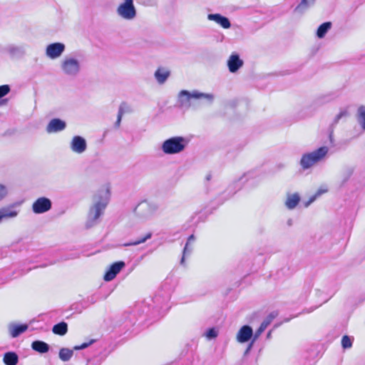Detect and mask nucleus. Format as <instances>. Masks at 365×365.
Returning <instances> with one entry per match:
<instances>
[{"instance_id":"obj_1","label":"nucleus","mask_w":365,"mask_h":365,"mask_svg":"<svg viewBox=\"0 0 365 365\" xmlns=\"http://www.w3.org/2000/svg\"><path fill=\"white\" fill-rule=\"evenodd\" d=\"M175 282L166 278L153 297L136 302L132 308V317H142L143 313L150 318H163L171 307L170 300L174 292Z\"/></svg>"},{"instance_id":"obj_2","label":"nucleus","mask_w":365,"mask_h":365,"mask_svg":"<svg viewBox=\"0 0 365 365\" xmlns=\"http://www.w3.org/2000/svg\"><path fill=\"white\" fill-rule=\"evenodd\" d=\"M110 197L108 187L101 188L93 197V202L89 207L85 227L91 229L101 222V217L103 215L108 206Z\"/></svg>"},{"instance_id":"obj_3","label":"nucleus","mask_w":365,"mask_h":365,"mask_svg":"<svg viewBox=\"0 0 365 365\" xmlns=\"http://www.w3.org/2000/svg\"><path fill=\"white\" fill-rule=\"evenodd\" d=\"M190 143V139L184 136H173L165 140L161 150L165 155H175L183 152Z\"/></svg>"},{"instance_id":"obj_4","label":"nucleus","mask_w":365,"mask_h":365,"mask_svg":"<svg viewBox=\"0 0 365 365\" xmlns=\"http://www.w3.org/2000/svg\"><path fill=\"white\" fill-rule=\"evenodd\" d=\"M328 152L327 146H321L311 153H304L300 159L299 165L304 170H308L324 159Z\"/></svg>"},{"instance_id":"obj_5","label":"nucleus","mask_w":365,"mask_h":365,"mask_svg":"<svg viewBox=\"0 0 365 365\" xmlns=\"http://www.w3.org/2000/svg\"><path fill=\"white\" fill-rule=\"evenodd\" d=\"M201 99L205 98L209 102L212 103L214 99V96L210 93H205L200 92L197 90L188 91L187 90H182L178 95V103L180 108H189L190 106V99Z\"/></svg>"},{"instance_id":"obj_6","label":"nucleus","mask_w":365,"mask_h":365,"mask_svg":"<svg viewBox=\"0 0 365 365\" xmlns=\"http://www.w3.org/2000/svg\"><path fill=\"white\" fill-rule=\"evenodd\" d=\"M116 11L119 16L125 20H132L137 15L133 0H123L118 6Z\"/></svg>"},{"instance_id":"obj_7","label":"nucleus","mask_w":365,"mask_h":365,"mask_svg":"<svg viewBox=\"0 0 365 365\" xmlns=\"http://www.w3.org/2000/svg\"><path fill=\"white\" fill-rule=\"evenodd\" d=\"M80 62L74 58H66L61 63L63 73L70 76H76L80 71Z\"/></svg>"},{"instance_id":"obj_8","label":"nucleus","mask_w":365,"mask_h":365,"mask_svg":"<svg viewBox=\"0 0 365 365\" xmlns=\"http://www.w3.org/2000/svg\"><path fill=\"white\" fill-rule=\"evenodd\" d=\"M52 207L51 200L46 197H38L32 205V210L35 214H42L49 211Z\"/></svg>"},{"instance_id":"obj_9","label":"nucleus","mask_w":365,"mask_h":365,"mask_svg":"<svg viewBox=\"0 0 365 365\" xmlns=\"http://www.w3.org/2000/svg\"><path fill=\"white\" fill-rule=\"evenodd\" d=\"M70 310H52L46 313H43L39 314L38 317H43L46 319H69L71 317H75L73 316L74 313H70Z\"/></svg>"},{"instance_id":"obj_10","label":"nucleus","mask_w":365,"mask_h":365,"mask_svg":"<svg viewBox=\"0 0 365 365\" xmlns=\"http://www.w3.org/2000/svg\"><path fill=\"white\" fill-rule=\"evenodd\" d=\"M125 266V263L123 261H118L113 262L106 271L103 276V279L106 282L112 281Z\"/></svg>"},{"instance_id":"obj_11","label":"nucleus","mask_w":365,"mask_h":365,"mask_svg":"<svg viewBox=\"0 0 365 365\" xmlns=\"http://www.w3.org/2000/svg\"><path fill=\"white\" fill-rule=\"evenodd\" d=\"M66 46L61 42H55L48 44L46 48V54L51 59H55L61 56L64 52Z\"/></svg>"},{"instance_id":"obj_12","label":"nucleus","mask_w":365,"mask_h":365,"mask_svg":"<svg viewBox=\"0 0 365 365\" xmlns=\"http://www.w3.org/2000/svg\"><path fill=\"white\" fill-rule=\"evenodd\" d=\"M70 148L73 153L81 154L87 149V142L83 137L75 135L71 141Z\"/></svg>"},{"instance_id":"obj_13","label":"nucleus","mask_w":365,"mask_h":365,"mask_svg":"<svg viewBox=\"0 0 365 365\" xmlns=\"http://www.w3.org/2000/svg\"><path fill=\"white\" fill-rule=\"evenodd\" d=\"M158 208V207L155 203L145 200L140 202L135 207V210L138 212H140L141 210H145V212H141L140 215L143 217L148 215H150L151 217L155 212Z\"/></svg>"},{"instance_id":"obj_14","label":"nucleus","mask_w":365,"mask_h":365,"mask_svg":"<svg viewBox=\"0 0 365 365\" xmlns=\"http://www.w3.org/2000/svg\"><path fill=\"white\" fill-rule=\"evenodd\" d=\"M227 65L230 73H236L244 65L243 61L237 53H232L229 57Z\"/></svg>"},{"instance_id":"obj_15","label":"nucleus","mask_w":365,"mask_h":365,"mask_svg":"<svg viewBox=\"0 0 365 365\" xmlns=\"http://www.w3.org/2000/svg\"><path fill=\"white\" fill-rule=\"evenodd\" d=\"M66 127V123L60 118L51 119L46 126L48 133H58L63 130Z\"/></svg>"},{"instance_id":"obj_16","label":"nucleus","mask_w":365,"mask_h":365,"mask_svg":"<svg viewBox=\"0 0 365 365\" xmlns=\"http://www.w3.org/2000/svg\"><path fill=\"white\" fill-rule=\"evenodd\" d=\"M207 19L210 21L216 22L223 29H230L231 27L230 19L220 14H209L207 15Z\"/></svg>"},{"instance_id":"obj_17","label":"nucleus","mask_w":365,"mask_h":365,"mask_svg":"<svg viewBox=\"0 0 365 365\" xmlns=\"http://www.w3.org/2000/svg\"><path fill=\"white\" fill-rule=\"evenodd\" d=\"M253 336V331L251 327L245 325L239 330L237 334V340L240 343L247 342Z\"/></svg>"},{"instance_id":"obj_18","label":"nucleus","mask_w":365,"mask_h":365,"mask_svg":"<svg viewBox=\"0 0 365 365\" xmlns=\"http://www.w3.org/2000/svg\"><path fill=\"white\" fill-rule=\"evenodd\" d=\"M19 211L14 209V205L4 207L0 209V223L6 219L16 217Z\"/></svg>"},{"instance_id":"obj_19","label":"nucleus","mask_w":365,"mask_h":365,"mask_svg":"<svg viewBox=\"0 0 365 365\" xmlns=\"http://www.w3.org/2000/svg\"><path fill=\"white\" fill-rule=\"evenodd\" d=\"M28 325L21 324H14V323H10L8 325V330L9 332L10 336L12 338L18 337L20 334L26 331L28 329Z\"/></svg>"},{"instance_id":"obj_20","label":"nucleus","mask_w":365,"mask_h":365,"mask_svg":"<svg viewBox=\"0 0 365 365\" xmlns=\"http://www.w3.org/2000/svg\"><path fill=\"white\" fill-rule=\"evenodd\" d=\"M170 76V71L165 67H158L154 73V77L159 84H164Z\"/></svg>"},{"instance_id":"obj_21","label":"nucleus","mask_w":365,"mask_h":365,"mask_svg":"<svg viewBox=\"0 0 365 365\" xmlns=\"http://www.w3.org/2000/svg\"><path fill=\"white\" fill-rule=\"evenodd\" d=\"M195 241V237L193 234L190 235L187 240L185 247L182 250V255L180 259V264L185 265V257L190 255L192 252V247H190V245L194 243Z\"/></svg>"},{"instance_id":"obj_22","label":"nucleus","mask_w":365,"mask_h":365,"mask_svg":"<svg viewBox=\"0 0 365 365\" xmlns=\"http://www.w3.org/2000/svg\"><path fill=\"white\" fill-rule=\"evenodd\" d=\"M356 119L359 125L361 132H365V106H359L356 113Z\"/></svg>"},{"instance_id":"obj_23","label":"nucleus","mask_w":365,"mask_h":365,"mask_svg":"<svg viewBox=\"0 0 365 365\" xmlns=\"http://www.w3.org/2000/svg\"><path fill=\"white\" fill-rule=\"evenodd\" d=\"M300 196L298 193H294L287 196L285 205L289 210L294 209L300 202Z\"/></svg>"},{"instance_id":"obj_24","label":"nucleus","mask_w":365,"mask_h":365,"mask_svg":"<svg viewBox=\"0 0 365 365\" xmlns=\"http://www.w3.org/2000/svg\"><path fill=\"white\" fill-rule=\"evenodd\" d=\"M4 49L11 57H20L24 54V50L21 46L11 44L8 45Z\"/></svg>"},{"instance_id":"obj_25","label":"nucleus","mask_w":365,"mask_h":365,"mask_svg":"<svg viewBox=\"0 0 365 365\" xmlns=\"http://www.w3.org/2000/svg\"><path fill=\"white\" fill-rule=\"evenodd\" d=\"M332 24L331 21H326L319 26L316 31L318 38H323L331 29Z\"/></svg>"},{"instance_id":"obj_26","label":"nucleus","mask_w":365,"mask_h":365,"mask_svg":"<svg viewBox=\"0 0 365 365\" xmlns=\"http://www.w3.org/2000/svg\"><path fill=\"white\" fill-rule=\"evenodd\" d=\"M31 348L40 354H44L48 351L49 345L43 341L36 340L32 342Z\"/></svg>"},{"instance_id":"obj_27","label":"nucleus","mask_w":365,"mask_h":365,"mask_svg":"<svg viewBox=\"0 0 365 365\" xmlns=\"http://www.w3.org/2000/svg\"><path fill=\"white\" fill-rule=\"evenodd\" d=\"M315 0H301L300 3L294 9V12L297 14H303L308 8L313 5Z\"/></svg>"},{"instance_id":"obj_28","label":"nucleus","mask_w":365,"mask_h":365,"mask_svg":"<svg viewBox=\"0 0 365 365\" xmlns=\"http://www.w3.org/2000/svg\"><path fill=\"white\" fill-rule=\"evenodd\" d=\"M349 115V113L347 108H341L339 113L333 118L329 126L335 128L340 120L347 118Z\"/></svg>"},{"instance_id":"obj_29","label":"nucleus","mask_w":365,"mask_h":365,"mask_svg":"<svg viewBox=\"0 0 365 365\" xmlns=\"http://www.w3.org/2000/svg\"><path fill=\"white\" fill-rule=\"evenodd\" d=\"M153 236L151 232H148L144 236L139 237L136 240L130 241L122 245L123 247L136 246L140 244L145 242L148 240L150 239Z\"/></svg>"},{"instance_id":"obj_30","label":"nucleus","mask_w":365,"mask_h":365,"mask_svg":"<svg viewBox=\"0 0 365 365\" xmlns=\"http://www.w3.org/2000/svg\"><path fill=\"white\" fill-rule=\"evenodd\" d=\"M52 331L55 334L63 336L68 331V325L64 321H61L53 327Z\"/></svg>"},{"instance_id":"obj_31","label":"nucleus","mask_w":365,"mask_h":365,"mask_svg":"<svg viewBox=\"0 0 365 365\" xmlns=\"http://www.w3.org/2000/svg\"><path fill=\"white\" fill-rule=\"evenodd\" d=\"M18 359V356L14 352H6L4 356V362L6 365H16Z\"/></svg>"},{"instance_id":"obj_32","label":"nucleus","mask_w":365,"mask_h":365,"mask_svg":"<svg viewBox=\"0 0 365 365\" xmlns=\"http://www.w3.org/2000/svg\"><path fill=\"white\" fill-rule=\"evenodd\" d=\"M354 171V168L353 166L347 165L343 168L341 171V183L344 184L346 182L351 176L352 175Z\"/></svg>"},{"instance_id":"obj_33","label":"nucleus","mask_w":365,"mask_h":365,"mask_svg":"<svg viewBox=\"0 0 365 365\" xmlns=\"http://www.w3.org/2000/svg\"><path fill=\"white\" fill-rule=\"evenodd\" d=\"M327 191H328V189L327 188L326 186L320 187L318 189V190L309 198L308 201L304 203V206L308 207L312 202H314L317 199V197L321 196L322 194L327 192Z\"/></svg>"},{"instance_id":"obj_34","label":"nucleus","mask_w":365,"mask_h":365,"mask_svg":"<svg viewBox=\"0 0 365 365\" xmlns=\"http://www.w3.org/2000/svg\"><path fill=\"white\" fill-rule=\"evenodd\" d=\"M250 173L245 174L243 176H242L239 180L234 181L233 183L230 185L229 190L232 191V195H233L235 193L237 192V190H240L242 188V185L240 182L243 180L244 178H246V180H248V175Z\"/></svg>"},{"instance_id":"obj_35","label":"nucleus","mask_w":365,"mask_h":365,"mask_svg":"<svg viewBox=\"0 0 365 365\" xmlns=\"http://www.w3.org/2000/svg\"><path fill=\"white\" fill-rule=\"evenodd\" d=\"M267 314V307H263L256 312H253L252 315L247 319H264Z\"/></svg>"},{"instance_id":"obj_36","label":"nucleus","mask_w":365,"mask_h":365,"mask_svg":"<svg viewBox=\"0 0 365 365\" xmlns=\"http://www.w3.org/2000/svg\"><path fill=\"white\" fill-rule=\"evenodd\" d=\"M73 354V351L68 348H62L59 351V358L63 361H68Z\"/></svg>"},{"instance_id":"obj_37","label":"nucleus","mask_w":365,"mask_h":365,"mask_svg":"<svg viewBox=\"0 0 365 365\" xmlns=\"http://www.w3.org/2000/svg\"><path fill=\"white\" fill-rule=\"evenodd\" d=\"M219 334V329L217 327H211L207 329L203 334L202 336H205L207 340H212L215 339Z\"/></svg>"},{"instance_id":"obj_38","label":"nucleus","mask_w":365,"mask_h":365,"mask_svg":"<svg viewBox=\"0 0 365 365\" xmlns=\"http://www.w3.org/2000/svg\"><path fill=\"white\" fill-rule=\"evenodd\" d=\"M270 321H263L259 329L256 331L254 340L256 339L259 336L267 329L269 325Z\"/></svg>"},{"instance_id":"obj_39","label":"nucleus","mask_w":365,"mask_h":365,"mask_svg":"<svg viewBox=\"0 0 365 365\" xmlns=\"http://www.w3.org/2000/svg\"><path fill=\"white\" fill-rule=\"evenodd\" d=\"M11 91V87L8 84L0 86V101L3 100L4 97L9 93Z\"/></svg>"},{"instance_id":"obj_40","label":"nucleus","mask_w":365,"mask_h":365,"mask_svg":"<svg viewBox=\"0 0 365 365\" xmlns=\"http://www.w3.org/2000/svg\"><path fill=\"white\" fill-rule=\"evenodd\" d=\"M316 295L317 296V297L320 298L319 301V304L317 306H315L314 308H312L311 310H309V312H312L314 309L321 306L323 303L327 301V299L325 297H324V293L320 290H316Z\"/></svg>"},{"instance_id":"obj_41","label":"nucleus","mask_w":365,"mask_h":365,"mask_svg":"<svg viewBox=\"0 0 365 365\" xmlns=\"http://www.w3.org/2000/svg\"><path fill=\"white\" fill-rule=\"evenodd\" d=\"M267 314L264 319H275L279 316V311L274 309L267 308Z\"/></svg>"},{"instance_id":"obj_42","label":"nucleus","mask_w":365,"mask_h":365,"mask_svg":"<svg viewBox=\"0 0 365 365\" xmlns=\"http://www.w3.org/2000/svg\"><path fill=\"white\" fill-rule=\"evenodd\" d=\"M341 346L344 349H349L352 346V339L349 336H344L341 339Z\"/></svg>"},{"instance_id":"obj_43","label":"nucleus","mask_w":365,"mask_h":365,"mask_svg":"<svg viewBox=\"0 0 365 365\" xmlns=\"http://www.w3.org/2000/svg\"><path fill=\"white\" fill-rule=\"evenodd\" d=\"M95 341H96V340H95V339H91V340H90L88 342L83 343L81 345H79V346H75L73 347V349H74V350H81V349H86V348H87V347H88L90 345L93 344Z\"/></svg>"},{"instance_id":"obj_44","label":"nucleus","mask_w":365,"mask_h":365,"mask_svg":"<svg viewBox=\"0 0 365 365\" xmlns=\"http://www.w3.org/2000/svg\"><path fill=\"white\" fill-rule=\"evenodd\" d=\"M334 128L329 126L327 132H328V137L329 142L331 145L334 143Z\"/></svg>"},{"instance_id":"obj_45","label":"nucleus","mask_w":365,"mask_h":365,"mask_svg":"<svg viewBox=\"0 0 365 365\" xmlns=\"http://www.w3.org/2000/svg\"><path fill=\"white\" fill-rule=\"evenodd\" d=\"M122 117H123V108H121L120 109H118L117 120L114 125V126L115 128H118L120 126L121 120H122Z\"/></svg>"},{"instance_id":"obj_46","label":"nucleus","mask_w":365,"mask_h":365,"mask_svg":"<svg viewBox=\"0 0 365 365\" xmlns=\"http://www.w3.org/2000/svg\"><path fill=\"white\" fill-rule=\"evenodd\" d=\"M6 187L2 184H0V201L6 195Z\"/></svg>"},{"instance_id":"obj_47","label":"nucleus","mask_w":365,"mask_h":365,"mask_svg":"<svg viewBox=\"0 0 365 365\" xmlns=\"http://www.w3.org/2000/svg\"><path fill=\"white\" fill-rule=\"evenodd\" d=\"M121 108H123V115L125 113L130 112V106L125 102H123L120 105L118 109H120Z\"/></svg>"},{"instance_id":"obj_48","label":"nucleus","mask_w":365,"mask_h":365,"mask_svg":"<svg viewBox=\"0 0 365 365\" xmlns=\"http://www.w3.org/2000/svg\"><path fill=\"white\" fill-rule=\"evenodd\" d=\"M98 298L99 297L98 296H96V294H93L88 298V301L91 304H94L98 299Z\"/></svg>"},{"instance_id":"obj_49","label":"nucleus","mask_w":365,"mask_h":365,"mask_svg":"<svg viewBox=\"0 0 365 365\" xmlns=\"http://www.w3.org/2000/svg\"><path fill=\"white\" fill-rule=\"evenodd\" d=\"M8 101H9L8 98H5V99H3V100L0 101V106H4V105H6Z\"/></svg>"},{"instance_id":"obj_50","label":"nucleus","mask_w":365,"mask_h":365,"mask_svg":"<svg viewBox=\"0 0 365 365\" xmlns=\"http://www.w3.org/2000/svg\"><path fill=\"white\" fill-rule=\"evenodd\" d=\"M253 341H254V340L249 344L248 347L247 348V349L245 351V354H247L250 351V350L251 349L252 344H253Z\"/></svg>"},{"instance_id":"obj_51","label":"nucleus","mask_w":365,"mask_h":365,"mask_svg":"<svg viewBox=\"0 0 365 365\" xmlns=\"http://www.w3.org/2000/svg\"><path fill=\"white\" fill-rule=\"evenodd\" d=\"M211 178H212L211 174H207L205 177V179L207 181H209L211 179Z\"/></svg>"},{"instance_id":"obj_52","label":"nucleus","mask_w":365,"mask_h":365,"mask_svg":"<svg viewBox=\"0 0 365 365\" xmlns=\"http://www.w3.org/2000/svg\"><path fill=\"white\" fill-rule=\"evenodd\" d=\"M271 336H272V330H270V331L267 333V339H270V338H271Z\"/></svg>"},{"instance_id":"obj_53","label":"nucleus","mask_w":365,"mask_h":365,"mask_svg":"<svg viewBox=\"0 0 365 365\" xmlns=\"http://www.w3.org/2000/svg\"><path fill=\"white\" fill-rule=\"evenodd\" d=\"M279 325H280V324H279H279H275V325L274 326V328H277V327H278Z\"/></svg>"}]
</instances>
